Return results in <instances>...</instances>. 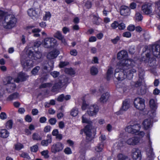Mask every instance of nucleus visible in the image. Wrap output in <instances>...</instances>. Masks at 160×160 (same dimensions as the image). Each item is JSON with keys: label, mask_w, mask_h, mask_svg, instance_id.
I'll use <instances>...</instances> for the list:
<instances>
[{"label": "nucleus", "mask_w": 160, "mask_h": 160, "mask_svg": "<svg viewBox=\"0 0 160 160\" xmlns=\"http://www.w3.org/2000/svg\"><path fill=\"white\" fill-rule=\"evenodd\" d=\"M141 128V126L139 124H136L128 127L129 132L132 134L138 132Z\"/></svg>", "instance_id": "18"}, {"label": "nucleus", "mask_w": 160, "mask_h": 160, "mask_svg": "<svg viewBox=\"0 0 160 160\" xmlns=\"http://www.w3.org/2000/svg\"><path fill=\"white\" fill-rule=\"evenodd\" d=\"M17 22V18L13 14H8L2 22L3 27L7 29H10L14 28Z\"/></svg>", "instance_id": "4"}, {"label": "nucleus", "mask_w": 160, "mask_h": 160, "mask_svg": "<svg viewBox=\"0 0 160 160\" xmlns=\"http://www.w3.org/2000/svg\"><path fill=\"white\" fill-rule=\"evenodd\" d=\"M82 123H85L87 124L86 126H88L89 128H92V122L91 120H89L86 118L82 116Z\"/></svg>", "instance_id": "26"}, {"label": "nucleus", "mask_w": 160, "mask_h": 160, "mask_svg": "<svg viewBox=\"0 0 160 160\" xmlns=\"http://www.w3.org/2000/svg\"><path fill=\"white\" fill-rule=\"evenodd\" d=\"M139 78L138 80L135 83L134 86L136 87H138L140 86L144 79V77L143 75H141V73L139 72L138 73Z\"/></svg>", "instance_id": "23"}, {"label": "nucleus", "mask_w": 160, "mask_h": 160, "mask_svg": "<svg viewBox=\"0 0 160 160\" xmlns=\"http://www.w3.org/2000/svg\"><path fill=\"white\" fill-rule=\"evenodd\" d=\"M28 57L30 59L37 60L40 59L42 57V53L40 52L37 51L34 52L31 50H28L27 52Z\"/></svg>", "instance_id": "8"}, {"label": "nucleus", "mask_w": 160, "mask_h": 160, "mask_svg": "<svg viewBox=\"0 0 160 160\" xmlns=\"http://www.w3.org/2000/svg\"><path fill=\"white\" fill-rule=\"evenodd\" d=\"M46 140H42L41 142V145L43 146H47L49 144H50L52 142V137L50 134L47 135Z\"/></svg>", "instance_id": "21"}, {"label": "nucleus", "mask_w": 160, "mask_h": 160, "mask_svg": "<svg viewBox=\"0 0 160 160\" xmlns=\"http://www.w3.org/2000/svg\"><path fill=\"white\" fill-rule=\"evenodd\" d=\"M120 40V38L119 36H117L114 39H112L111 41L114 44H116Z\"/></svg>", "instance_id": "54"}, {"label": "nucleus", "mask_w": 160, "mask_h": 160, "mask_svg": "<svg viewBox=\"0 0 160 160\" xmlns=\"http://www.w3.org/2000/svg\"><path fill=\"white\" fill-rule=\"evenodd\" d=\"M88 106V105L87 104L86 101L85 100H83V101L81 107L82 110H86Z\"/></svg>", "instance_id": "59"}, {"label": "nucleus", "mask_w": 160, "mask_h": 160, "mask_svg": "<svg viewBox=\"0 0 160 160\" xmlns=\"http://www.w3.org/2000/svg\"><path fill=\"white\" fill-rule=\"evenodd\" d=\"M7 118L6 113L4 112H2L0 114V118L2 120H5Z\"/></svg>", "instance_id": "63"}, {"label": "nucleus", "mask_w": 160, "mask_h": 160, "mask_svg": "<svg viewBox=\"0 0 160 160\" xmlns=\"http://www.w3.org/2000/svg\"><path fill=\"white\" fill-rule=\"evenodd\" d=\"M19 96V93L16 92H14L12 94L9 95L6 98V101H11L15 99L18 98Z\"/></svg>", "instance_id": "25"}, {"label": "nucleus", "mask_w": 160, "mask_h": 160, "mask_svg": "<svg viewBox=\"0 0 160 160\" xmlns=\"http://www.w3.org/2000/svg\"><path fill=\"white\" fill-rule=\"evenodd\" d=\"M134 107L137 109L142 111L145 108V101L142 98H137L134 99L133 102Z\"/></svg>", "instance_id": "7"}, {"label": "nucleus", "mask_w": 160, "mask_h": 160, "mask_svg": "<svg viewBox=\"0 0 160 160\" xmlns=\"http://www.w3.org/2000/svg\"><path fill=\"white\" fill-rule=\"evenodd\" d=\"M104 146V144L102 141L98 143L97 145L95 147V150L98 152H100L102 151Z\"/></svg>", "instance_id": "29"}, {"label": "nucleus", "mask_w": 160, "mask_h": 160, "mask_svg": "<svg viewBox=\"0 0 160 160\" xmlns=\"http://www.w3.org/2000/svg\"><path fill=\"white\" fill-rule=\"evenodd\" d=\"M20 157L24 158H27L28 159H30L31 158L28 154L25 152H22L21 154L20 155Z\"/></svg>", "instance_id": "52"}, {"label": "nucleus", "mask_w": 160, "mask_h": 160, "mask_svg": "<svg viewBox=\"0 0 160 160\" xmlns=\"http://www.w3.org/2000/svg\"><path fill=\"white\" fill-rule=\"evenodd\" d=\"M69 64V62L68 61H61L59 64V67L60 68H62L68 66Z\"/></svg>", "instance_id": "44"}, {"label": "nucleus", "mask_w": 160, "mask_h": 160, "mask_svg": "<svg viewBox=\"0 0 160 160\" xmlns=\"http://www.w3.org/2000/svg\"><path fill=\"white\" fill-rule=\"evenodd\" d=\"M40 69V67L39 66L35 67L31 71V73L32 74L34 75H36L37 74V73Z\"/></svg>", "instance_id": "45"}, {"label": "nucleus", "mask_w": 160, "mask_h": 160, "mask_svg": "<svg viewBox=\"0 0 160 160\" xmlns=\"http://www.w3.org/2000/svg\"><path fill=\"white\" fill-rule=\"evenodd\" d=\"M69 79L68 77H65L63 78L62 80H59V81L61 82V85L63 87L65 86H67L68 84Z\"/></svg>", "instance_id": "35"}, {"label": "nucleus", "mask_w": 160, "mask_h": 160, "mask_svg": "<svg viewBox=\"0 0 160 160\" xmlns=\"http://www.w3.org/2000/svg\"><path fill=\"white\" fill-rule=\"evenodd\" d=\"M48 122L51 125H54L56 124L57 120L55 118H52L49 120Z\"/></svg>", "instance_id": "60"}, {"label": "nucleus", "mask_w": 160, "mask_h": 160, "mask_svg": "<svg viewBox=\"0 0 160 160\" xmlns=\"http://www.w3.org/2000/svg\"><path fill=\"white\" fill-rule=\"evenodd\" d=\"M8 15L7 12L0 10V21H2L3 19L4 20Z\"/></svg>", "instance_id": "40"}, {"label": "nucleus", "mask_w": 160, "mask_h": 160, "mask_svg": "<svg viewBox=\"0 0 160 160\" xmlns=\"http://www.w3.org/2000/svg\"><path fill=\"white\" fill-rule=\"evenodd\" d=\"M64 148V145L61 142H57L54 143L51 146V150L52 152L55 154L62 151Z\"/></svg>", "instance_id": "9"}, {"label": "nucleus", "mask_w": 160, "mask_h": 160, "mask_svg": "<svg viewBox=\"0 0 160 160\" xmlns=\"http://www.w3.org/2000/svg\"><path fill=\"white\" fill-rule=\"evenodd\" d=\"M149 102L151 108L152 109L155 108L156 105L154 100L153 99H150Z\"/></svg>", "instance_id": "51"}, {"label": "nucleus", "mask_w": 160, "mask_h": 160, "mask_svg": "<svg viewBox=\"0 0 160 160\" xmlns=\"http://www.w3.org/2000/svg\"><path fill=\"white\" fill-rule=\"evenodd\" d=\"M50 74L52 76L53 78H56L58 77L60 75V73L59 72L53 71L51 72L50 73Z\"/></svg>", "instance_id": "50"}, {"label": "nucleus", "mask_w": 160, "mask_h": 160, "mask_svg": "<svg viewBox=\"0 0 160 160\" xmlns=\"http://www.w3.org/2000/svg\"><path fill=\"white\" fill-rule=\"evenodd\" d=\"M15 148L16 150L19 151L24 148L23 145L20 143H18L14 145Z\"/></svg>", "instance_id": "48"}, {"label": "nucleus", "mask_w": 160, "mask_h": 160, "mask_svg": "<svg viewBox=\"0 0 160 160\" xmlns=\"http://www.w3.org/2000/svg\"><path fill=\"white\" fill-rule=\"evenodd\" d=\"M78 114V111L76 109H72L71 112V115L73 117H75Z\"/></svg>", "instance_id": "53"}, {"label": "nucleus", "mask_w": 160, "mask_h": 160, "mask_svg": "<svg viewBox=\"0 0 160 160\" xmlns=\"http://www.w3.org/2000/svg\"><path fill=\"white\" fill-rule=\"evenodd\" d=\"M38 146L37 145H33L30 148L31 151L32 152H36L38 151Z\"/></svg>", "instance_id": "57"}, {"label": "nucleus", "mask_w": 160, "mask_h": 160, "mask_svg": "<svg viewBox=\"0 0 160 160\" xmlns=\"http://www.w3.org/2000/svg\"><path fill=\"white\" fill-rule=\"evenodd\" d=\"M13 78L11 76H7L5 78V80L3 81L4 84L6 85L11 84V81L12 80Z\"/></svg>", "instance_id": "39"}, {"label": "nucleus", "mask_w": 160, "mask_h": 160, "mask_svg": "<svg viewBox=\"0 0 160 160\" xmlns=\"http://www.w3.org/2000/svg\"><path fill=\"white\" fill-rule=\"evenodd\" d=\"M99 110L98 106L96 104H94L91 106L89 110L87 111V113L90 116L96 115Z\"/></svg>", "instance_id": "11"}, {"label": "nucleus", "mask_w": 160, "mask_h": 160, "mask_svg": "<svg viewBox=\"0 0 160 160\" xmlns=\"http://www.w3.org/2000/svg\"><path fill=\"white\" fill-rule=\"evenodd\" d=\"M121 68H117L115 70L114 76L118 81H122L126 78L125 69H129L132 68H124L121 67Z\"/></svg>", "instance_id": "5"}, {"label": "nucleus", "mask_w": 160, "mask_h": 160, "mask_svg": "<svg viewBox=\"0 0 160 160\" xmlns=\"http://www.w3.org/2000/svg\"><path fill=\"white\" fill-rule=\"evenodd\" d=\"M59 53V51L58 50L56 49L53 50L48 53L47 58L49 59H54L57 57Z\"/></svg>", "instance_id": "19"}, {"label": "nucleus", "mask_w": 160, "mask_h": 160, "mask_svg": "<svg viewBox=\"0 0 160 160\" xmlns=\"http://www.w3.org/2000/svg\"><path fill=\"white\" fill-rule=\"evenodd\" d=\"M132 158L134 160H141L142 154L141 151L138 148H135L132 149Z\"/></svg>", "instance_id": "14"}, {"label": "nucleus", "mask_w": 160, "mask_h": 160, "mask_svg": "<svg viewBox=\"0 0 160 160\" xmlns=\"http://www.w3.org/2000/svg\"><path fill=\"white\" fill-rule=\"evenodd\" d=\"M144 128L145 130H148L150 127L151 124V120L147 119L144 120L142 122Z\"/></svg>", "instance_id": "31"}, {"label": "nucleus", "mask_w": 160, "mask_h": 160, "mask_svg": "<svg viewBox=\"0 0 160 160\" xmlns=\"http://www.w3.org/2000/svg\"><path fill=\"white\" fill-rule=\"evenodd\" d=\"M117 158L118 160H125L126 159L128 158V156L122 153L118 154Z\"/></svg>", "instance_id": "47"}, {"label": "nucleus", "mask_w": 160, "mask_h": 160, "mask_svg": "<svg viewBox=\"0 0 160 160\" xmlns=\"http://www.w3.org/2000/svg\"><path fill=\"white\" fill-rule=\"evenodd\" d=\"M21 63L24 69H29L33 67V62L31 59H22L21 60Z\"/></svg>", "instance_id": "10"}, {"label": "nucleus", "mask_w": 160, "mask_h": 160, "mask_svg": "<svg viewBox=\"0 0 160 160\" xmlns=\"http://www.w3.org/2000/svg\"><path fill=\"white\" fill-rule=\"evenodd\" d=\"M13 124L12 120H9L8 121L6 124V126L7 129H10L12 128Z\"/></svg>", "instance_id": "46"}, {"label": "nucleus", "mask_w": 160, "mask_h": 160, "mask_svg": "<svg viewBox=\"0 0 160 160\" xmlns=\"http://www.w3.org/2000/svg\"><path fill=\"white\" fill-rule=\"evenodd\" d=\"M52 85V84L51 82H47L41 84L39 86V88L40 89L43 88H50Z\"/></svg>", "instance_id": "41"}, {"label": "nucleus", "mask_w": 160, "mask_h": 160, "mask_svg": "<svg viewBox=\"0 0 160 160\" xmlns=\"http://www.w3.org/2000/svg\"><path fill=\"white\" fill-rule=\"evenodd\" d=\"M128 69H125L126 78L128 80H131L133 77L134 73H136V70L134 68H132L128 70Z\"/></svg>", "instance_id": "20"}, {"label": "nucleus", "mask_w": 160, "mask_h": 160, "mask_svg": "<svg viewBox=\"0 0 160 160\" xmlns=\"http://www.w3.org/2000/svg\"><path fill=\"white\" fill-rule=\"evenodd\" d=\"M155 4V8L153 12L151 5L148 3L143 4L141 7V10L144 14L151 16L156 14L160 19V0L156 2Z\"/></svg>", "instance_id": "3"}, {"label": "nucleus", "mask_w": 160, "mask_h": 160, "mask_svg": "<svg viewBox=\"0 0 160 160\" xmlns=\"http://www.w3.org/2000/svg\"><path fill=\"white\" fill-rule=\"evenodd\" d=\"M61 84V82H59V81L55 83L52 87L51 91L52 92H56L58 90H59L62 88Z\"/></svg>", "instance_id": "24"}, {"label": "nucleus", "mask_w": 160, "mask_h": 160, "mask_svg": "<svg viewBox=\"0 0 160 160\" xmlns=\"http://www.w3.org/2000/svg\"><path fill=\"white\" fill-rule=\"evenodd\" d=\"M130 104L128 101L126 100L123 102L122 106L120 110L116 112V114L118 115L122 114L123 111H126L129 108Z\"/></svg>", "instance_id": "15"}, {"label": "nucleus", "mask_w": 160, "mask_h": 160, "mask_svg": "<svg viewBox=\"0 0 160 160\" xmlns=\"http://www.w3.org/2000/svg\"><path fill=\"white\" fill-rule=\"evenodd\" d=\"M64 100V94H62L59 95L57 98V100L59 102H62Z\"/></svg>", "instance_id": "61"}, {"label": "nucleus", "mask_w": 160, "mask_h": 160, "mask_svg": "<svg viewBox=\"0 0 160 160\" xmlns=\"http://www.w3.org/2000/svg\"><path fill=\"white\" fill-rule=\"evenodd\" d=\"M135 16L136 20L138 22L142 21L143 18L142 15L138 12H136V13Z\"/></svg>", "instance_id": "42"}, {"label": "nucleus", "mask_w": 160, "mask_h": 160, "mask_svg": "<svg viewBox=\"0 0 160 160\" xmlns=\"http://www.w3.org/2000/svg\"><path fill=\"white\" fill-rule=\"evenodd\" d=\"M92 129L89 128L88 126H85L83 129L80 131V134L82 135L83 133L86 135V139L87 142L91 141L94 138L92 136Z\"/></svg>", "instance_id": "6"}, {"label": "nucleus", "mask_w": 160, "mask_h": 160, "mask_svg": "<svg viewBox=\"0 0 160 160\" xmlns=\"http://www.w3.org/2000/svg\"><path fill=\"white\" fill-rule=\"evenodd\" d=\"M92 22L94 24L99 25L102 21V19L98 15H93L92 16Z\"/></svg>", "instance_id": "22"}, {"label": "nucleus", "mask_w": 160, "mask_h": 160, "mask_svg": "<svg viewBox=\"0 0 160 160\" xmlns=\"http://www.w3.org/2000/svg\"><path fill=\"white\" fill-rule=\"evenodd\" d=\"M145 51L142 53L141 61L145 63L154 65L155 63L156 58H160V47L158 45H154L151 47V50H148L146 48Z\"/></svg>", "instance_id": "1"}, {"label": "nucleus", "mask_w": 160, "mask_h": 160, "mask_svg": "<svg viewBox=\"0 0 160 160\" xmlns=\"http://www.w3.org/2000/svg\"><path fill=\"white\" fill-rule=\"evenodd\" d=\"M90 72L92 75L93 76L96 75L98 72V68L94 66H92L90 68Z\"/></svg>", "instance_id": "36"}, {"label": "nucleus", "mask_w": 160, "mask_h": 160, "mask_svg": "<svg viewBox=\"0 0 160 160\" xmlns=\"http://www.w3.org/2000/svg\"><path fill=\"white\" fill-rule=\"evenodd\" d=\"M27 13L29 16L30 17H36L38 15V13L35 10L32 8H30L28 9Z\"/></svg>", "instance_id": "32"}, {"label": "nucleus", "mask_w": 160, "mask_h": 160, "mask_svg": "<svg viewBox=\"0 0 160 160\" xmlns=\"http://www.w3.org/2000/svg\"><path fill=\"white\" fill-rule=\"evenodd\" d=\"M140 138L138 137H134L128 139L126 142L129 145H135L139 142Z\"/></svg>", "instance_id": "17"}, {"label": "nucleus", "mask_w": 160, "mask_h": 160, "mask_svg": "<svg viewBox=\"0 0 160 160\" xmlns=\"http://www.w3.org/2000/svg\"><path fill=\"white\" fill-rule=\"evenodd\" d=\"M65 72L71 76L74 75L75 74V71L72 68H66L64 70Z\"/></svg>", "instance_id": "33"}, {"label": "nucleus", "mask_w": 160, "mask_h": 160, "mask_svg": "<svg viewBox=\"0 0 160 160\" xmlns=\"http://www.w3.org/2000/svg\"><path fill=\"white\" fill-rule=\"evenodd\" d=\"M16 88V85L14 83H12L6 88V91L9 93H11L15 91Z\"/></svg>", "instance_id": "30"}, {"label": "nucleus", "mask_w": 160, "mask_h": 160, "mask_svg": "<svg viewBox=\"0 0 160 160\" xmlns=\"http://www.w3.org/2000/svg\"><path fill=\"white\" fill-rule=\"evenodd\" d=\"M110 96V94L108 92L104 93L102 94L98 101L102 104H104L108 101Z\"/></svg>", "instance_id": "16"}, {"label": "nucleus", "mask_w": 160, "mask_h": 160, "mask_svg": "<svg viewBox=\"0 0 160 160\" xmlns=\"http://www.w3.org/2000/svg\"><path fill=\"white\" fill-rule=\"evenodd\" d=\"M113 69L112 67H109L106 73V78L108 81H109L110 79L111 76L113 73Z\"/></svg>", "instance_id": "27"}, {"label": "nucleus", "mask_w": 160, "mask_h": 160, "mask_svg": "<svg viewBox=\"0 0 160 160\" xmlns=\"http://www.w3.org/2000/svg\"><path fill=\"white\" fill-rule=\"evenodd\" d=\"M131 10L129 7L125 5L121 6L120 8V13L121 15L124 16L130 15Z\"/></svg>", "instance_id": "13"}, {"label": "nucleus", "mask_w": 160, "mask_h": 160, "mask_svg": "<svg viewBox=\"0 0 160 160\" xmlns=\"http://www.w3.org/2000/svg\"><path fill=\"white\" fill-rule=\"evenodd\" d=\"M85 6L87 8L89 9L92 6V3L91 1L88 0L86 2Z\"/></svg>", "instance_id": "58"}, {"label": "nucleus", "mask_w": 160, "mask_h": 160, "mask_svg": "<svg viewBox=\"0 0 160 160\" xmlns=\"http://www.w3.org/2000/svg\"><path fill=\"white\" fill-rule=\"evenodd\" d=\"M51 41L50 42V46L49 47H50V48H53L54 47L57 45V42L56 39L53 38H51Z\"/></svg>", "instance_id": "49"}, {"label": "nucleus", "mask_w": 160, "mask_h": 160, "mask_svg": "<svg viewBox=\"0 0 160 160\" xmlns=\"http://www.w3.org/2000/svg\"><path fill=\"white\" fill-rule=\"evenodd\" d=\"M54 37L59 40H62L64 38V36L62 35L60 32L58 31L54 34Z\"/></svg>", "instance_id": "38"}, {"label": "nucleus", "mask_w": 160, "mask_h": 160, "mask_svg": "<svg viewBox=\"0 0 160 160\" xmlns=\"http://www.w3.org/2000/svg\"><path fill=\"white\" fill-rule=\"evenodd\" d=\"M32 138L34 140L40 141L42 139V137L38 133L34 132L32 135Z\"/></svg>", "instance_id": "37"}, {"label": "nucleus", "mask_w": 160, "mask_h": 160, "mask_svg": "<svg viewBox=\"0 0 160 160\" xmlns=\"http://www.w3.org/2000/svg\"><path fill=\"white\" fill-rule=\"evenodd\" d=\"M128 55L126 52L122 51L117 54V58L120 61L118 63L119 67L126 68H132L134 66V62L132 59H127Z\"/></svg>", "instance_id": "2"}, {"label": "nucleus", "mask_w": 160, "mask_h": 160, "mask_svg": "<svg viewBox=\"0 0 160 160\" xmlns=\"http://www.w3.org/2000/svg\"><path fill=\"white\" fill-rule=\"evenodd\" d=\"M9 135V132L6 129H1L0 130V137L2 138H8Z\"/></svg>", "instance_id": "28"}, {"label": "nucleus", "mask_w": 160, "mask_h": 160, "mask_svg": "<svg viewBox=\"0 0 160 160\" xmlns=\"http://www.w3.org/2000/svg\"><path fill=\"white\" fill-rule=\"evenodd\" d=\"M52 15L50 12H46L45 15L43 16V20L44 21H47L51 17Z\"/></svg>", "instance_id": "43"}, {"label": "nucleus", "mask_w": 160, "mask_h": 160, "mask_svg": "<svg viewBox=\"0 0 160 160\" xmlns=\"http://www.w3.org/2000/svg\"><path fill=\"white\" fill-rule=\"evenodd\" d=\"M137 4L135 2H132L129 5V8L130 9H135L136 8Z\"/></svg>", "instance_id": "62"}, {"label": "nucleus", "mask_w": 160, "mask_h": 160, "mask_svg": "<svg viewBox=\"0 0 160 160\" xmlns=\"http://www.w3.org/2000/svg\"><path fill=\"white\" fill-rule=\"evenodd\" d=\"M28 78V76L26 75L25 73L21 72L18 73L17 77L15 79L14 82L18 83L20 82H24L26 81Z\"/></svg>", "instance_id": "12"}, {"label": "nucleus", "mask_w": 160, "mask_h": 160, "mask_svg": "<svg viewBox=\"0 0 160 160\" xmlns=\"http://www.w3.org/2000/svg\"><path fill=\"white\" fill-rule=\"evenodd\" d=\"M118 23L117 21H114L111 24V27L112 28L115 29L118 27Z\"/></svg>", "instance_id": "64"}, {"label": "nucleus", "mask_w": 160, "mask_h": 160, "mask_svg": "<svg viewBox=\"0 0 160 160\" xmlns=\"http://www.w3.org/2000/svg\"><path fill=\"white\" fill-rule=\"evenodd\" d=\"M41 154L42 156H44L45 158H48L49 156L48 155V150H44L41 152Z\"/></svg>", "instance_id": "55"}, {"label": "nucleus", "mask_w": 160, "mask_h": 160, "mask_svg": "<svg viewBox=\"0 0 160 160\" xmlns=\"http://www.w3.org/2000/svg\"><path fill=\"white\" fill-rule=\"evenodd\" d=\"M51 41V38H45L44 39L43 43L44 47L48 48H50V47L49 46H50V42Z\"/></svg>", "instance_id": "34"}, {"label": "nucleus", "mask_w": 160, "mask_h": 160, "mask_svg": "<svg viewBox=\"0 0 160 160\" xmlns=\"http://www.w3.org/2000/svg\"><path fill=\"white\" fill-rule=\"evenodd\" d=\"M131 35L132 34L131 33L128 31H126L124 32L122 35L123 37L127 38H129L131 37Z\"/></svg>", "instance_id": "56"}]
</instances>
